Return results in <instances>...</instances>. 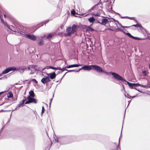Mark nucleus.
Instances as JSON below:
<instances>
[{
	"label": "nucleus",
	"instance_id": "nucleus-1",
	"mask_svg": "<svg viewBox=\"0 0 150 150\" xmlns=\"http://www.w3.org/2000/svg\"><path fill=\"white\" fill-rule=\"evenodd\" d=\"M112 74L114 78L117 81H121L125 84H128L131 88H132L134 87H137L139 86V84L137 83H132L126 81L123 79L122 77L118 74L115 73H112Z\"/></svg>",
	"mask_w": 150,
	"mask_h": 150
},
{
	"label": "nucleus",
	"instance_id": "nucleus-2",
	"mask_svg": "<svg viewBox=\"0 0 150 150\" xmlns=\"http://www.w3.org/2000/svg\"><path fill=\"white\" fill-rule=\"evenodd\" d=\"M36 66L35 65H30L28 67L23 66L20 68L19 70L23 71V72L25 70H28L30 74H32L36 71Z\"/></svg>",
	"mask_w": 150,
	"mask_h": 150
},
{
	"label": "nucleus",
	"instance_id": "nucleus-3",
	"mask_svg": "<svg viewBox=\"0 0 150 150\" xmlns=\"http://www.w3.org/2000/svg\"><path fill=\"white\" fill-rule=\"evenodd\" d=\"M120 139L119 140V144L117 146L115 143H112L106 146V148L108 149H110L111 150H120Z\"/></svg>",
	"mask_w": 150,
	"mask_h": 150
},
{
	"label": "nucleus",
	"instance_id": "nucleus-4",
	"mask_svg": "<svg viewBox=\"0 0 150 150\" xmlns=\"http://www.w3.org/2000/svg\"><path fill=\"white\" fill-rule=\"evenodd\" d=\"M77 28L76 25L74 24L71 27H68L66 29V32L67 33L66 35L67 36H69L71 35L74 33L76 30Z\"/></svg>",
	"mask_w": 150,
	"mask_h": 150
},
{
	"label": "nucleus",
	"instance_id": "nucleus-5",
	"mask_svg": "<svg viewBox=\"0 0 150 150\" xmlns=\"http://www.w3.org/2000/svg\"><path fill=\"white\" fill-rule=\"evenodd\" d=\"M13 28L12 29L13 30V31L14 33V34L15 35H21L22 36V35H23V33H24L23 32L21 31L20 29L17 27H12Z\"/></svg>",
	"mask_w": 150,
	"mask_h": 150
},
{
	"label": "nucleus",
	"instance_id": "nucleus-6",
	"mask_svg": "<svg viewBox=\"0 0 150 150\" xmlns=\"http://www.w3.org/2000/svg\"><path fill=\"white\" fill-rule=\"evenodd\" d=\"M16 69V68L14 67H9L6 68L3 71L1 74H6L10 71H14Z\"/></svg>",
	"mask_w": 150,
	"mask_h": 150
},
{
	"label": "nucleus",
	"instance_id": "nucleus-7",
	"mask_svg": "<svg viewBox=\"0 0 150 150\" xmlns=\"http://www.w3.org/2000/svg\"><path fill=\"white\" fill-rule=\"evenodd\" d=\"M23 35H22V36L25 37V38H27L29 39L32 40H36V37L33 35L26 34L25 33Z\"/></svg>",
	"mask_w": 150,
	"mask_h": 150
},
{
	"label": "nucleus",
	"instance_id": "nucleus-8",
	"mask_svg": "<svg viewBox=\"0 0 150 150\" xmlns=\"http://www.w3.org/2000/svg\"><path fill=\"white\" fill-rule=\"evenodd\" d=\"M91 66L93 67L92 69L94 70L97 72L101 73L102 72L103 69L100 66L96 65H91Z\"/></svg>",
	"mask_w": 150,
	"mask_h": 150
},
{
	"label": "nucleus",
	"instance_id": "nucleus-9",
	"mask_svg": "<svg viewBox=\"0 0 150 150\" xmlns=\"http://www.w3.org/2000/svg\"><path fill=\"white\" fill-rule=\"evenodd\" d=\"M102 3H98L97 4L95 5L94 6H93L91 9V10H92L94 8H96L97 9L101 10L102 9Z\"/></svg>",
	"mask_w": 150,
	"mask_h": 150
},
{
	"label": "nucleus",
	"instance_id": "nucleus-10",
	"mask_svg": "<svg viewBox=\"0 0 150 150\" xmlns=\"http://www.w3.org/2000/svg\"><path fill=\"white\" fill-rule=\"evenodd\" d=\"M91 67H92V66H91V65H85L83 67L79 69L77 71H76L77 72L79 71L80 70H81L82 69L85 71H90L92 69Z\"/></svg>",
	"mask_w": 150,
	"mask_h": 150
},
{
	"label": "nucleus",
	"instance_id": "nucleus-11",
	"mask_svg": "<svg viewBox=\"0 0 150 150\" xmlns=\"http://www.w3.org/2000/svg\"><path fill=\"white\" fill-rule=\"evenodd\" d=\"M49 76H45L41 80V82L43 84H45L50 81Z\"/></svg>",
	"mask_w": 150,
	"mask_h": 150
},
{
	"label": "nucleus",
	"instance_id": "nucleus-12",
	"mask_svg": "<svg viewBox=\"0 0 150 150\" xmlns=\"http://www.w3.org/2000/svg\"><path fill=\"white\" fill-rule=\"evenodd\" d=\"M27 99H28L30 103H37V101L33 97H31L29 96L27 97Z\"/></svg>",
	"mask_w": 150,
	"mask_h": 150
},
{
	"label": "nucleus",
	"instance_id": "nucleus-13",
	"mask_svg": "<svg viewBox=\"0 0 150 150\" xmlns=\"http://www.w3.org/2000/svg\"><path fill=\"white\" fill-rule=\"evenodd\" d=\"M47 76H49V78H50L52 79H53L55 78L56 76V74L54 72L47 74Z\"/></svg>",
	"mask_w": 150,
	"mask_h": 150
},
{
	"label": "nucleus",
	"instance_id": "nucleus-14",
	"mask_svg": "<svg viewBox=\"0 0 150 150\" xmlns=\"http://www.w3.org/2000/svg\"><path fill=\"white\" fill-rule=\"evenodd\" d=\"M49 21V20H47L46 21H45L41 23L38 24H37L36 25V27L37 28H38L39 27H41L44 24H46L48 23Z\"/></svg>",
	"mask_w": 150,
	"mask_h": 150
},
{
	"label": "nucleus",
	"instance_id": "nucleus-15",
	"mask_svg": "<svg viewBox=\"0 0 150 150\" xmlns=\"http://www.w3.org/2000/svg\"><path fill=\"white\" fill-rule=\"evenodd\" d=\"M80 65H81L79 64H74L66 66V67L67 68H69L73 67H77Z\"/></svg>",
	"mask_w": 150,
	"mask_h": 150
},
{
	"label": "nucleus",
	"instance_id": "nucleus-16",
	"mask_svg": "<svg viewBox=\"0 0 150 150\" xmlns=\"http://www.w3.org/2000/svg\"><path fill=\"white\" fill-rule=\"evenodd\" d=\"M108 22V19L107 18L103 19L101 21V24L103 25H105Z\"/></svg>",
	"mask_w": 150,
	"mask_h": 150
},
{
	"label": "nucleus",
	"instance_id": "nucleus-17",
	"mask_svg": "<svg viewBox=\"0 0 150 150\" xmlns=\"http://www.w3.org/2000/svg\"><path fill=\"white\" fill-rule=\"evenodd\" d=\"M29 94L30 95V96L31 97L34 98L35 96L34 93L33 91L31 90L30 91L29 93Z\"/></svg>",
	"mask_w": 150,
	"mask_h": 150
},
{
	"label": "nucleus",
	"instance_id": "nucleus-18",
	"mask_svg": "<svg viewBox=\"0 0 150 150\" xmlns=\"http://www.w3.org/2000/svg\"><path fill=\"white\" fill-rule=\"evenodd\" d=\"M88 21L90 23H93L95 21V19L94 17H91L88 19Z\"/></svg>",
	"mask_w": 150,
	"mask_h": 150
},
{
	"label": "nucleus",
	"instance_id": "nucleus-19",
	"mask_svg": "<svg viewBox=\"0 0 150 150\" xmlns=\"http://www.w3.org/2000/svg\"><path fill=\"white\" fill-rule=\"evenodd\" d=\"M65 140L67 142H62V144H67L70 143L72 142L71 141H68V139H66Z\"/></svg>",
	"mask_w": 150,
	"mask_h": 150
},
{
	"label": "nucleus",
	"instance_id": "nucleus-20",
	"mask_svg": "<svg viewBox=\"0 0 150 150\" xmlns=\"http://www.w3.org/2000/svg\"><path fill=\"white\" fill-rule=\"evenodd\" d=\"M62 137H59L56 138V139H55V141L56 142H57V143L60 142H60H59L60 141H61L62 139Z\"/></svg>",
	"mask_w": 150,
	"mask_h": 150
},
{
	"label": "nucleus",
	"instance_id": "nucleus-21",
	"mask_svg": "<svg viewBox=\"0 0 150 150\" xmlns=\"http://www.w3.org/2000/svg\"><path fill=\"white\" fill-rule=\"evenodd\" d=\"M86 30L89 32H92L94 31V30L92 28L89 27L87 28Z\"/></svg>",
	"mask_w": 150,
	"mask_h": 150
},
{
	"label": "nucleus",
	"instance_id": "nucleus-22",
	"mask_svg": "<svg viewBox=\"0 0 150 150\" xmlns=\"http://www.w3.org/2000/svg\"><path fill=\"white\" fill-rule=\"evenodd\" d=\"M7 97L8 98H12L13 97V94L11 92H9L7 94Z\"/></svg>",
	"mask_w": 150,
	"mask_h": 150
},
{
	"label": "nucleus",
	"instance_id": "nucleus-23",
	"mask_svg": "<svg viewBox=\"0 0 150 150\" xmlns=\"http://www.w3.org/2000/svg\"><path fill=\"white\" fill-rule=\"evenodd\" d=\"M54 69V70H56V67H52V66H49L47 67V69Z\"/></svg>",
	"mask_w": 150,
	"mask_h": 150
},
{
	"label": "nucleus",
	"instance_id": "nucleus-24",
	"mask_svg": "<svg viewBox=\"0 0 150 150\" xmlns=\"http://www.w3.org/2000/svg\"><path fill=\"white\" fill-rule=\"evenodd\" d=\"M101 73H104L107 75H109V73H111L112 74V72L108 73V72L106 71L105 70L103 69L102 72Z\"/></svg>",
	"mask_w": 150,
	"mask_h": 150
},
{
	"label": "nucleus",
	"instance_id": "nucleus-25",
	"mask_svg": "<svg viewBox=\"0 0 150 150\" xmlns=\"http://www.w3.org/2000/svg\"><path fill=\"white\" fill-rule=\"evenodd\" d=\"M132 26H135L136 27L138 28V27H140L141 26V25L139 23H137L136 25H132Z\"/></svg>",
	"mask_w": 150,
	"mask_h": 150
},
{
	"label": "nucleus",
	"instance_id": "nucleus-26",
	"mask_svg": "<svg viewBox=\"0 0 150 150\" xmlns=\"http://www.w3.org/2000/svg\"><path fill=\"white\" fill-rule=\"evenodd\" d=\"M43 43H44L43 41L42 40V41H40V42H38V44L39 45H41L43 44Z\"/></svg>",
	"mask_w": 150,
	"mask_h": 150
},
{
	"label": "nucleus",
	"instance_id": "nucleus-27",
	"mask_svg": "<svg viewBox=\"0 0 150 150\" xmlns=\"http://www.w3.org/2000/svg\"><path fill=\"white\" fill-rule=\"evenodd\" d=\"M139 86H141V87H142L143 88H147L148 87L147 86L144 85H142L139 84Z\"/></svg>",
	"mask_w": 150,
	"mask_h": 150
},
{
	"label": "nucleus",
	"instance_id": "nucleus-28",
	"mask_svg": "<svg viewBox=\"0 0 150 150\" xmlns=\"http://www.w3.org/2000/svg\"><path fill=\"white\" fill-rule=\"evenodd\" d=\"M144 76H146L147 75V72L146 71H142Z\"/></svg>",
	"mask_w": 150,
	"mask_h": 150
},
{
	"label": "nucleus",
	"instance_id": "nucleus-29",
	"mask_svg": "<svg viewBox=\"0 0 150 150\" xmlns=\"http://www.w3.org/2000/svg\"><path fill=\"white\" fill-rule=\"evenodd\" d=\"M67 68L65 67L62 68V69H61V71L62 72H63V71H64L65 70V71H68V70L67 69H66Z\"/></svg>",
	"mask_w": 150,
	"mask_h": 150
},
{
	"label": "nucleus",
	"instance_id": "nucleus-30",
	"mask_svg": "<svg viewBox=\"0 0 150 150\" xmlns=\"http://www.w3.org/2000/svg\"><path fill=\"white\" fill-rule=\"evenodd\" d=\"M26 100V99H24V100H22V101H21V102H20V103L22 105L23 104V103H24L25 102V101Z\"/></svg>",
	"mask_w": 150,
	"mask_h": 150
},
{
	"label": "nucleus",
	"instance_id": "nucleus-31",
	"mask_svg": "<svg viewBox=\"0 0 150 150\" xmlns=\"http://www.w3.org/2000/svg\"><path fill=\"white\" fill-rule=\"evenodd\" d=\"M52 37V35L50 34H48V35L47 36V38H51Z\"/></svg>",
	"mask_w": 150,
	"mask_h": 150
},
{
	"label": "nucleus",
	"instance_id": "nucleus-32",
	"mask_svg": "<svg viewBox=\"0 0 150 150\" xmlns=\"http://www.w3.org/2000/svg\"><path fill=\"white\" fill-rule=\"evenodd\" d=\"M94 15L96 16H100V13H95Z\"/></svg>",
	"mask_w": 150,
	"mask_h": 150
},
{
	"label": "nucleus",
	"instance_id": "nucleus-33",
	"mask_svg": "<svg viewBox=\"0 0 150 150\" xmlns=\"http://www.w3.org/2000/svg\"><path fill=\"white\" fill-rule=\"evenodd\" d=\"M45 110V109L43 106H42V110L41 114H42L44 112V111Z\"/></svg>",
	"mask_w": 150,
	"mask_h": 150
},
{
	"label": "nucleus",
	"instance_id": "nucleus-34",
	"mask_svg": "<svg viewBox=\"0 0 150 150\" xmlns=\"http://www.w3.org/2000/svg\"><path fill=\"white\" fill-rule=\"evenodd\" d=\"M28 100L25 102V104H29L30 103L29 100L28 99H27Z\"/></svg>",
	"mask_w": 150,
	"mask_h": 150
},
{
	"label": "nucleus",
	"instance_id": "nucleus-35",
	"mask_svg": "<svg viewBox=\"0 0 150 150\" xmlns=\"http://www.w3.org/2000/svg\"><path fill=\"white\" fill-rule=\"evenodd\" d=\"M126 34L128 36L130 37H131V36H132V35L129 33H128Z\"/></svg>",
	"mask_w": 150,
	"mask_h": 150
},
{
	"label": "nucleus",
	"instance_id": "nucleus-36",
	"mask_svg": "<svg viewBox=\"0 0 150 150\" xmlns=\"http://www.w3.org/2000/svg\"><path fill=\"white\" fill-rule=\"evenodd\" d=\"M71 13L73 15H74L75 14V11H71Z\"/></svg>",
	"mask_w": 150,
	"mask_h": 150
},
{
	"label": "nucleus",
	"instance_id": "nucleus-37",
	"mask_svg": "<svg viewBox=\"0 0 150 150\" xmlns=\"http://www.w3.org/2000/svg\"><path fill=\"white\" fill-rule=\"evenodd\" d=\"M62 69V68L60 67H56V70H60Z\"/></svg>",
	"mask_w": 150,
	"mask_h": 150
},
{
	"label": "nucleus",
	"instance_id": "nucleus-38",
	"mask_svg": "<svg viewBox=\"0 0 150 150\" xmlns=\"http://www.w3.org/2000/svg\"><path fill=\"white\" fill-rule=\"evenodd\" d=\"M22 105V104L20 103L17 105V106L16 107L17 108L18 107H20Z\"/></svg>",
	"mask_w": 150,
	"mask_h": 150
},
{
	"label": "nucleus",
	"instance_id": "nucleus-39",
	"mask_svg": "<svg viewBox=\"0 0 150 150\" xmlns=\"http://www.w3.org/2000/svg\"><path fill=\"white\" fill-rule=\"evenodd\" d=\"M115 21L118 24V25H119V26H120L121 27V26H122V25L121 24H120V23H119V22L118 21Z\"/></svg>",
	"mask_w": 150,
	"mask_h": 150
},
{
	"label": "nucleus",
	"instance_id": "nucleus-40",
	"mask_svg": "<svg viewBox=\"0 0 150 150\" xmlns=\"http://www.w3.org/2000/svg\"><path fill=\"white\" fill-rule=\"evenodd\" d=\"M52 99H51L50 100V104H49V106H50V107L51 106V103H52Z\"/></svg>",
	"mask_w": 150,
	"mask_h": 150
},
{
	"label": "nucleus",
	"instance_id": "nucleus-41",
	"mask_svg": "<svg viewBox=\"0 0 150 150\" xmlns=\"http://www.w3.org/2000/svg\"><path fill=\"white\" fill-rule=\"evenodd\" d=\"M68 72H71L73 71H75L74 70H68V71H67Z\"/></svg>",
	"mask_w": 150,
	"mask_h": 150
},
{
	"label": "nucleus",
	"instance_id": "nucleus-42",
	"mask_svg": "<svg viewBox=\"0 0 150 150\" xmlns=\"http://www.w3.org/2000/svg\"><path fill=\"white\" fill-rule=\"evenodd\" d=\"M33 81H34L35 83H37L38 82L35 79H33Z\"/></svg>",
	"mask_w": 150,
	"mask_h": 150
},
{
	"label": "nucleus",
	"instance_id": "nucleus-43",
	"mask_svg": "<svg viewBox=\"0 0 150 150\" xmlns=\"http://www.w3.org/2000/svg\"><path fill=\"white\" fill-rule=\"evenodd\" d=\"M134 38L135 39H136V40H139V38H137V37H134Z\"/></svg>",
	"mask_w": 150,
	"mask_h": 150
},
{
	"label": "nucleus",
	"instance_id": "nucleus-44",
	"mask_svg": "<svg viewBox=\"0 0 150 150\" xmlns=\"http://www.w3.org/2000/svg\"><path fill=\"white\" fill-rule=\"evenodd\" d=\"M118 30H119L120 31H121V32H124V31H123V30L122 29H118Z\"/></svg>",
	"mask_w": 150,
	"mask_h": 150
},
{
	"label": "nucleus",
	"instance_id": "nucleus-45",
	"mask_svg": "<svg viewBox=\"0 0 150 150\" xmlns=\"http://www.w3.org/2000/svg\"><path fill=\"white\" fill-rule=\"evenodd\" d=\"M108 0H105L104 1V2L105 3V2H107L108 1Z\"/></svg>",
	"mask_w": 150,
	"mask_h": 150
},
{
	"label": "nucleus",
	"instance_id": "nucleus-46",
	"mask_svg": "<svg viewBox=\"0 0 150 150\" xmlns=\"http://www.w3.org/2000/svg\"><path fill=\"white\" fill-rule=\"evenodd\" d=\"M62 73V72L61 71H58V74H60V73Z\"/></svg>",
	"mask_w": 150,
	"mask_h": 150
},
{
	"label": "nucleus",
	"instance_id": "nucleus-47",
	"mask_svg": "<svg viewBox=\"0 0 150 150\" xmlns=\"http://www.w3.org/2000/svg\"><path fill=\"white\" fill-rule=\"evenodd\" d=\"M111 3H109L108 4V6H111Z\"/></svg>",
	"mask_w": 150,
	"mask_h": 150
},
{
	"label": "nucleus",
	"instance_id": "nucleus-48",
	"mask_svg": "<svg viewBox=\"0 0 150 150\" xmlns=\"http://www.w3.org/2000/svg\"><path fill=\"white\" fill-rule=\"evenodd\" d=\"M121 27L123 28H125V26H123L122 25V26H121Z\"/></svg>",
	"mask_w": 150,
	"mask_h": 150
},
{
	"label": "nucleus",
	"instance_id": "nucleus-49",
	"mask_svg": "<svg viewBox=\"0 0 150 150\" xmlns=\"http://www.w3.org/2000/svg\"><path fill=\"white\" fill-rule=\"evenodd\" d=\"M129 18H130L131 19H133L134 18L133 17H129Z\"/></svg>",
	"mask_w": 150,
	"mask_h": 150
},
{
	"label": "nucleus",
	"instance_id": "nucleus-50",
	"mask_svg": "<svg viewBox=\"0 0 150 150\" xmlns=\"http://www.w3.org/2000/svg\"><path fill=\"white\" fill-rule=\"evenodd\" d=\"M121 18H126V17H121Z\"/></svg>",
	"mask_w": 150,
	"mask_h": 150
},
{
	"label": "nucleus",
	"instance_id": "nucleus-51",
	"mask_svg": "<svg viewBox=\"0 0 150 150\" xmlns=\"http://www.w3.org/2000/svg\"><path fill=\"white\" fill-rule=\"evenodd\" d=\"M112 7L111 6H110V10H112Z\"/></svg>",
	"mask_w": 150,
	"mask_h": 150
},
{
	"label": "nucleus",
	"instance_id": "nucleus-52",
	"mask_svg": "<svg viewBox=\"0 0 150 150\" xmlns=\"http://www.w3.org/2000/svg\"><path fill=\"white\" fill-rule=\"evenodd\" d=\"M79 15H81V16H83V15H84V14L83 13L80 14Z\"/></svg>",
	"mask_w": 150,
	"mask_h": 150
},
{
	"label": "nucleus",
	"instance_id": "nucleus-53",
	"mask_svg": "<svg viewBox=\"0 0 150 150\" xmlns=\"http://www.w3.org/2000/svg\"><path fill=\"white\" fill-rule=\"evenodd\" d=\"M130 37L132 38H134V37L133 36H132H132H131V37Z\"/></svg>",
	"mask_w": 150,
	"mask_h": 150
},
{
	"label": "nucleus",
	"instance_id": "nucleus-54",
	"mask_svg": "<svg viewBox=\"0 0 150 150\" xmlns=\"http://www.w3.org/2000/svg\"><path fill=\"white\" fill-rule=\"evenodd\" d=\"M3 93V92H0V95L1 94Z\"/></svg>",
	"mask_w": 150,
	"mask_h": 150
},
{
	"label": "nucleus",
	"instance_id": "nucleus-55",
	"mask_svg": "<svg viewBox=\"0 0 150 150\" xmlns=\"http://www.w3.org/2000/svg\"><path fill=\"white\" fill-rule=\"evenodd\" d=\"M136 97V96H133V97H132V98H135V97Z\"/></svg>",
	"mask_w": 150,
	"mask_h": 150
},
{
	"label": "nucleus",
	"instance_id": "nucleus-56",
	"mask_svg": "<svg viewBox=\"0 0 150 150\" xmlns=\"http://www.w3.org/2000/svg\"><path fill=\"white\" fill-rule=\"evenodd\" d=\"M129 26H125V28H127L129 27Z\"/></svg>",
	"mask_w": 150,
	"mask_h": 150
},
{
	"label": "nucleus",
	"instance_id": "nucleus-57",
	"mask_svg": "<svg viewBox=\"0 0 150 150\" xmlns=\"http://www.w3.org/2000/svg\"><path fill=\"white\" fill-rule=\"evenodd\" d=\"M4 16L5 18H6V15L5 14L4 15Z\"/></svg>",
	"mask_w": 150,
	"mask_h": 150
},
{
	"label": "nucleus",
	"instance_id": "nucleus-58",
	"mask_svg": "<svg viewBox=\"0 0 150 150\" xmlns=\"http://www.w3.org/2000/svg\"><path fill=\"white\" fill-rule=\"evenodd\" d=\"M67 73V72H66L65 74H64V75L63 76V77L65 75V74Z\"/></svg>",
	"mask_w": 150,
	"mask_h": 150
},
{
	"label": "nucleus",
	"instance_id": "nucleus-59",
	"mask_svg": "<svg viewBox=\"0 0 150 150\" xmlns=\"http://www.w3.org/2000/svg\"><path fill=\"white\" fill-rule=\"evenodd\" d=\"M2 75V74H0V76H1Z\"/></svg>",
	"mask_w": 150,
	"mask_h": 150
},
{
	"label": "nucleus",
	"instance_id": "nucleus-60",
	"mask_svg": "<svg viewBox=\"0 0 150 150\" xmlns=\"http://www.w3.org/2000/svg\"><path fill=\"white\" fill-rule=\"evenodd\" d=\"M149 69H150V64L149 65Z\"/></svg>",
	"mask_w": 150,
	"mask_h": 150
},
{
	"label": "nucleus",
	"instance_id": "nucleus-61",
	"mask_svg": "<svg viewBox=\"0 0 150 150\" xmlns=\"http://www.w3.org/2000/svg\"><path fill=\"white\" fill-rule=\"evenodd\" d=\"M7 27L9 29H10V28H9V27H8L7 26Z\"/></svg>",
	"mask_w": 150,
	"mask_h": 150
},
{
	"label": "nucleus",
	"instance_id": "nucleus-62",
	"mask_svg": "<svg viewBox=\"0 0 150 150\" xmlns=\"http://www.w3.org/2000/svg\"><path fill=\"white\" fill-rule=\"evenodd\" d=\"M125 96L126 97H127V96H126V94H125Z\"/></svg>",
	"mask_w": 150,
	"mask_h": 150
},
{
	"label": "nucleus",
	"instance_id": "nucleus-63",
	"mask_svg": "<svg viewBox=\"0 0 150 150\" xmlns=\"http://www.w3.org/2000/svg\"><path fill=\"white\" fill-rule=\"evenodd\" d=\"M129 105V103L128 104V105Z\"/></svg>",
	"mask_w": 150,
	"mask_h": 150
},
{
	"label": "nucleus",
	"instance_id": "nucleus-64",
	"mask_svg": "<svg viewBox=\"0 0 150 150\" xmlns=\"http://www.w3.org/2000/svg\"><path fill=\"white\" fill-rule=\"evenodd\" d=\"M129 105V103L128 104V105Z\"/></svg>",
	"mask_w": 150,
	"mask_h": 150
}]
</instances>
